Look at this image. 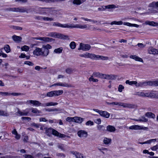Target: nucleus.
Instances as JSON below:
<instances>
[{
    "label": "nucleus",
    "instance_id": "f257e3e1",
    "mask_svg": "<svg viewBox=\"0 0 158 158\" xmlns=\"http://www.w3.org/2000/svg\"><path fill=\"white\" fill-rule=\"evenodd\" d=\"M52 46L49 44L43 45L42 48L36 47L35 49L33 51V54L37 56H46L49 54V49L51 48Z\"/></svg>",
    "mask_w": 158,
    "mask_h": 158
},
{
    "label": "nucleus",
    "instance_id": "f03ea898",
    "mask_svg": "<svg viewBox=\"0 0 158 158\" xmlns=\"http://www.w3.org/2000/svg\"><path fill=\"white\" fill-rule=\"evenodd\" d=\"M54 7H40L39 11L42 14L52 15L56 12V10H54Z\"/></svg>",
    "mask_w": 158,
    "mask_h": 158
},
{
    "label": "nucleus",
    "instance_id": "7ed1b4c3",
    "mask_svg": "<svg viewBox=\"0 0 158 158\" xmlns=\"http://www.w3.org/2000/svg\"><path fill=\"white\" fill-rule=\"evenodd\" d=\"M63 93V90H55L48 92L46 96L49 97L58 96L62 94Z\"/></svg>",
    "mask_w": 158,
    "mask_h": 158
},
{
    "label": "nucleus",
    "instance_id": "20e7f679",
    "mask_svg": "<svg viewBox=\"0 0 158 158\" xmlns=\"http://www.w3.org/2000/svg\"><path fill=\"white\" fill-rule=\"evenodd\" d=\"M27 104H31L36 106H41L45 107V105L44 103H42L38 101L29 100L27 101Z\"/></svg>",
    "mask_w": 158,
    "mask_h": 158
},
{
    "label": "nucleus",
    "instance_id": "39448f33",
    "mask_svg": "<svg viewBox=\"0 0 158 158\" xmlns=\"http://www.w3.org/2000/svg\"><path fill=\"white\" fill-rule=\"evenodd\" d=\"M91 48V46L89 44H85L81 43L80 44V47L78 48L79 50H82L83 51H86L89 50Z\"/></svg>",
    "mask_w": 158,
    "mask_h": 158
},
{
    "label": "nucleus",
    "instance_id": "423d86ee",
    "mask_svg": "<svg viewBox=\"0 0 158 158\" xmlns=\"http://www.w3.org/2000/svg\"><path fill=\"white\" fill-rule=\"evenodd\" d=\"M78 136L82 138L85 139L88 136L87 132L84 130H80L78 131L77 133Z\"/></svg>",
    "mask_w": 158,
    "mask_h": 158
},
{
    "label": "nucleus",
    "instance_id": "0eeeda50",
    "mask_svg": "<svg viewBox=\"0 0 158 158\" xmlns=\"http://www.w3.org/2000/svg\"><path fill=\"white\" fill-rule=\"evenodd\" d=\"M87 27L86 25H80V24H76L75 25L68 24V28H79L81 29H85Z\"/></svg>",
    "mask_w": 158,
    "mask_h": 158
},
{
    "label": "nucleus",
    "instance_id": "6e6552de",
    "mask_svg": "<svg viewBox=\"0 0 158 158\" xmlns=\"http://www.w3.org/2000/svg\"><path fill=\"white\" fill-rule=\"evenodd\" d=\"M34 39L36 40H42L45 42H51L53 40V39L49 37H35Z\"/></svg>",
    "mask_w": 158,
    "mask_h": 158
},
{
    "label": "nucleus",
    "instance_id": "1a4fd4ad",
    "mask_svg": "<svg viewBox=\"0 0 158 158\" xmlns=\"http://www.w3.org/2000/svg\"><path fill=\"white\" fill-rule=\"evenodd\" d=\"M52 134L53 135L59 137L60 138H63L66 137H69L68 135H66L64 134H62L58 132L57 131L52 128Z\"/></svg>",
    "mask_w": 158,
    "mask_h": 158
},
{
    "label": "nucleus",
    "instance_id": "9d476101",
    "mask_svg": "<svg viewBox=\"0 0 158 158\" xmlns=\"http://www.w3.org/2000/svg\"><path fill=\"white\" fill-rule=\"evenodd\" d=\"M129 128L131 130H146L148 129L147 127H143L137 125H132L129 127Z\"/></svg>",
    "mask_w": 158,
    "mask_h": 158
},
{
    "label": "nucleus",
    "instance_id": "9b49d317",
    "mask_svg": "<svg viewBox=\"0 0 158 158\" xmlns=\"http://www.w3.org/2000/svg\"><path fill=\"white\" fill-rule=\"evenodd\" d=\"M53 25L56 27L68 28V24H62L59 22H55L53 23Z\"/></svg>",
    "mask_w": 158,
    "mask_h": 158
},
{
    "label": "nucleus",
    "instance_id": "f8f14e48",
    "mask_svg": "<svg viewBox=\"0 0 158 158\" xmlns=\"http://www.w3.org/2000/svg\"><path fill=\"white\" fill-rule=\"evenodd\" d=\"M15 12H26L28 13L29 12V10L27 9L24 7H21V8L18 7L15 8Z\"/></svg>",
    "mask_w": 158,
    "mask_h": 158
},
{
    "label": "nucleus",
    "instance_id": "ddd939ff",
    "mask_svg": "<svg viewBox=\"0 0 158 158\" xmlns=\"http://www.w3.org/2000/svg\"><path fill=\"white\" fill-rule=\"evenodd\" d=\"M56 36L57 38L64 40L69 39V36L68 35L61 34H57L56 33V34L55 37Z\"/></svg>",
    "mask_w": 158,
    "mask_h": 158
},
{
    "label": "nucleus",
    "instance_id": "4468645a",
    "mask_svg": "<svg viewBox=\"0 0 158 158\" xmlns=\"http://www.w3.org/2000/svg\"><path fill=\"white\" fill-rule=\"evenodd\" d=\"M13 40L17 43H19L21 41L22 38L21 37L16 35H14L12 37Z\"/></svg>",
    "mask_w": 158,
    "mask_h": 158
},
{
    "label": "nucleus",
    "instance_id": "2eb2a0df",
    "mask_svg": "<svg viewBox=\"0 0 158 158\" xmlns=\"http://www.w3.org/2000/svg\"><path fill=\"white\" fill-rule=\"evenodd\" d=\"M123 106L124 107H127L130 108H134L136 107V106L134 104H128L127 103H123Z\"/></svg>",
    "mask_w": 158,
    "mask_h": 158
},
{
    "label": "nucleus",
    "instance_id": "dca6fc26",
    "mask_svg": "<svg viewBox=\"0 0 158 158\" xmlns=\"http://www.w3.org/2000/svg\"><path fill=\"white\" fill-rule=\"evenodd\" d=\"M130 57L131 58L134 59L136 61L143 62V59L142 58L139 57L138 56L136 55H131L130 56Z\"/></svg>",
    "mask_w": 158,
    "mask_h": 158
},
{
    "label": "nucleus",
    "instance_id": "f3484780",
    "mask_svg": "<svg viewBox=\"0 0 158 158\" xmlns=\"http://www.w3.org/2000/svg\"><path fill=\"white\" fill-rule=\"evenodd\" d=\"M107 130L110 132H114L116 130L115 127L111 125H108L106 127Z\"/></svg>",
    "mask_w": 158,
    "mask_h": 158
},
{
    "label": "nucleus",
    "instance_id": "a211bd4d",
    "mask_svg": "<svg viewBox=\"0 0 158 158\" xmlns=\"http://www.w3.org/2000/svg\"><path fill=\"white\" fill-rule=\"evenodd\" d=\"M100 114L102 116L106 118H108L110 116V114L106 111L101 110Z\"/></svg>",
    "mask_w": 158,
    "mask_h": 158
},
{
    "label": "nucleus",
    "instance_id": "6ab92c4d",
    "mask_svg": "<svg viewBox=\"0 0 158 158\" xmlns=\"http://www.w3.org/2000/svg\"><path fill=\"white\" fill-rule=\"evenodd\" d=\"M84 120V118L80 117H74V122L78 123H81Z\"/></svg>",
    "mask_w": 158,
    "mask_h": 158
},
{
    "label": "nucleus",
    "instance_id": "aec40b11",
    "mask_svg": "<svg viewBox=\"0 0 158 158\" xmlns=\"http://www.w3.org/2000/svg\"><path fill=\"white\" fill-rule=\"evenodd\" d=\"M71 153L75 155L76 158H80L82 154L76 151H72Z\"/></svg>",
    "mask_w": 158,
    "mask_h": 158
},
{
    "label": "nucleus",
    "instance_id": "412c9836",
    "mask_svg": "<svg viewBox=\"0 0 158 158\" xmlns=\"http://www.w3.org/2000/svg\"><path fill=\"white\" fill-rule=\"evenodd\" d=\"M145 116L149 118H154L155 115V114L151 112H147L145 114Z\"/></svg>",
    "mask_w": 158,
    "mask_h": 158
},
{
    "label": "nucleus",
    "instance_id": "4be33fe9",
    "mask_svg": "<svg viewBox=\"0 0 158 158\" xmlns=\"http://www.w3.org/2000/svg\"><path fill=\"white\" fill-rule=\"evenodd\" d=\"M55 84L57 86H61L65 87H71V85H69L66 83H56Z\"/></svg>",
    "mask_w": 158,
    "mask_h": 158
},
{
    "label": "nucleus",
    "instance_id": "5701e85b",
    "mask_svg": "<svg viewBox=\"0 0 158 158\" xmlns=\"http://www.w3.org/2000/svg\"><path fill=\"white\" fill-rule=\"evenodd\" d=\"M52 128H49L47 129L46 130L45 134L48 136H50L52 134Z\"/></svg>",
    "mask_w": 158,
    "mask_h": 158
},
{
    "label": "nucleus",
    "instance_id": "b1692460",
    "mask_svg": "<svg viewBox=\"0 0 158 158\" xmlns=\"http://www.w3.org/2000/svg\"><path fill=\"white\" fill-rule=\"evenodd\" d=\"M111 140L110 139L105 137L103 140L104 143L105 144H108L111 143Z\"/></svg>",
    "mask_w": 158,
    "mask_h": 158
},
{
    "label": "nucleus",
    "instance_id": "393cba45",
    "mask_svg": "<svg viewBox=\"0 0 158 158\" xmlns=\"http://www.w3.org/2000/svg\"><path fill=\"white\" fill-rule=\"evenodd\" d=\"M45 105V106H54L58 104V103L56 102H49L46 103L44 104Z\"/></svg>",
    "mask_w": 158,
    "mask_h": 158
},
{
    "label": "nucleus",
    "instance_id": "a878e982",
    "mask_svg": "<svg viewBox=\"0 0 158 158\" xmlns=\"http://www.w3.org/2000/svg\"><path fill=\"white\" fill-rule=\"evenodd\" d=\"M123 23V22L122 21H114L110 23L111 25H121Z\"/></svg>",
    "mask_w": 158,
    "mask_h": 158
},
{
    "label": "nucleus",
    "instance_id": "bb28decb",
    "mask_svg": "<svg viewBox=\"0 0 158 158\" xmlns=\"http://www.w3.org/2000/svg\"><path fill=\"white\" fill-rule=\"evenodd\" d=\"M126 83L127 84H128L130 85H136V84H137V82L135 81H130L129 80H127L126 81Z\"/></svg>",
    "mask_w": 158,
    "mask_h": 158
},
{
    "label": "nucleus",
    "instance_id": "cd10ccee",
    "mask_svg": "<svg viewBox=\"0 0 158 158\" xmlns=\"http://www.w3.org/2000/svg\"><path fill=\"white\" fill-rule=\"evenodd\" d=\"M63 48H62L60 47L54 50V52L57 54L61 53L62 52Z\"/></svg>",
    "mask_w": 158,
    "mask_h": 158
},
{
    "label": "nucleus",
    "instance_id": "c85d7f7f",
    "mask_svg": "<svg viewBox=\"0 0 158 158\" xmlns=\"http://www.w3.org/2000/svg\"><path fill=\"white\" fill-rule=\"evenodd\" d=\"M145 24H148L149 25L151 26H155L157 25V23L154 22L153 21L150 22V21H146L145 22Z\"/></svg>",
    "mask_w": 158,
    "mask_h": 158
},
{
    "label": "nucleus",
    "instance_id": "c756f323",
    "mask_svg": "<svg viewBox=\"0 0 158 158\" xmlns=\"http://www.w3.org/2000/svg\"><path fill=\"white\" fill-rule=\"evenodd\" d=\"M155 48L152 47L149 48L148 49V52L150 54H154L155 51Z\"/></svg>",
    "mask_w": 158,
    "mask_h": 158
},
{
    "label": "nucleus",
    "instance_id": "7c9ffc66",
    "mask_svg": "<svg viewBox=\"0 0 158 158\" xmlns=\"http://www.w3.org/2000/svg\"><path fill=\"white\" fill-rule=\"evenodd\" d=\"M30 110H31V112L35 114H39L41 112L38 110L36 108H31L30 109Z\"/></svg>",
    "mask_w": 158,
    "mask_h": 158
},
{
    "label": "nucleus",
    "instance_id": "2f4dec72",
    "mask_svg": "<svg viewBox=\"0 0 158 158\" xmlns=\"http://www.w3.org/2000/svg\"><path fill=\"white\" fill-rule=\"evenodd\" d=\"M156 2H153L150 3L148 5V7H154L156 9Z\"/></svg>",
    "mask_w": 158,
    "mask_h": 158
},
{
    "label": "nucleus",
    "instance_id": "473e14b6",
    "mask_svg": "<svg viewBox=\"0 0 158 158\" xmlns=\"http://www.w3.org/2000/svg\"><path fill=\"white\" fill-rule=\"evenodd\" d=\"M154 81H148V82H145L144 85L147 86V85L154 86Z\"/></svg>",
    "mask_w": 158,
    "mask_h": 158
},
{
    "label": "nucleus",
    "instance_id": "72a5a7b5",
    "mask_svg": "<svg viewBox=\"0 0 158 158\" xmlns=\"http://www.w3.org/2000/svg\"><path fill=\"white\" fill-rule=\"evenodd\" d=\"M115 78V76L114 75L107 74L106 79H114Z\"/></svg>",
    "mask_w": 158,
    "mask_h": 158
},
{
    "label": "nucleus",
    "instance_id": "f704fd0d",
    "mask_svg": "<svg viewBox=\"0 0 158 158\" xmlns=\"http://www.w3.org/2000/svg\"><path fill=\"white\" fill-rule=\"evenodd\" d=\"M0 115L8 116L9 115V114L5 111L0 110Z\"/></svg>",
    "mask_w": 158,
    "mask_h": 158
},
{
    "label": "nucleus",
    "instance_id": "c9c22d12",
    "mask_svg": "<svg viewBox=\"0 0 158 158\" xmlns=\"http://www.w3.org/2000/svg\"><path fill=\"white\" fill-rule=\"evenodd\" d=\"M17 110L18 111L17 113H18L20 116H27V114L24 113L23 111H20L18 108H17Z\"/></svg>",
    "mask_w": 158,
    "mask_h": 158
},
{
    "label": "nucleus",
    "instance_id": "e433bc0d",
    "mask_svg": "<svg viewBox=\"0 0 158 158\" xmlns=\"http://www.w3.org/2000/svg\"><path fill=\"white\" fill-rule=\"evenodd\" d=\"M21 49L22 51H28L29 49V48L28 46L24 45L21 48Z\"/></svg>",
    "mask_w": 158,
    "mask_h": 158
},
{
    "label": "nucleus",
    "instance_id": "4c0bfd02",
    "mask_svg": "<svg viewBox=\"0 0 158 158\" xmlns=\"http://www.w3.org/2000/svg\"><path fill=\"white\" fill-rule=\"evenodd\" d=\"M101 73L99 72H94V73L92 76L95 77H100Z\"/></svg>",
    "mask_w": 158,
    "mask_h": 158
},
{
    "label": "nucleus",
    "instance_id": "58836bf2",
    "mask_svg": "<svg viewBox=\"0 0 158 158\" xmlns=\"http://www.w3.org/2000/svg\"><path fill=\"white\" fill-rule=\"evenodd\" d=\"M70 46L71 49H75L76 46L75 43L73 41L70 44Z\"/></svg>",
    "mask_w": 158,
    "mask_h": 158
},
{
    "label": "nucleus",
    "instance_id": "ea45409f",
    "mask_svg": "<svg viewBox=\"0 0 158 158\" xmlns=\"http://www.w3.org/2000/svg\"><path fill=\"white\" fill-rule=\"evenodd\" d=\"M94 77L91 76L90 77H89V80L90 81H93V82H97L98 81V80L97 79H95L94 78Z\"/></svg>",
    "mask_w": 158,
    "mask_h": 158
},
{
    "label": "nucleus",
    "instance_id": "a19ab883",
    "mask_svg": "<svg viewBox=\"0 0 158 158\" xmlns=\"http://www.w3.org/2000/svg\"><path fill=\"white\" fill-rule=\"evenodd\" d=\"M73 3L74 4L79 5L81 4L82 2L80 0H73Z\"/></svg>",
    "mask_w": 158,
    "mask_h": 158
},
{
    "label": "nucleus",
    "instance_id": "79ce46f5",
    "mask_svg": "<svg viewBox=\"0 0 158 158\" xmlns=\"http://www.w3.org/2000/svg\"><path fill=\"white\" fill-rule=\"evenodd\" d=\"M42 19L44 21H54V19L52 18H49L48 17H44L42 18Z\"/></svg>",
    "mask_w": 158,
    "mask_h": 158
},
{
    "label": "nucleus",
    "instance_id": "37998d69",
    "mask_svg": "<svg viewBox=\"0 0 158 158\" xmlns=\"http://www.w3.org/2000/svg\"><path fill=\"white\" fill-rule=\"evenodd\" d=\"M73 70L70 68H67L65 69V72L66 73L70 74L73 73Z\"/></svg>",
    "mask_w": 158,
    "mask_h": 158
},
{
    "label": "nucleus",
    "instance_id": "c03bdc74",
    "mask_svg": "<svg viewBox=\"0 0 158 158\" xmlns=\"http://www.w3.org/2000/svg\"><path fill=\"white\" fill-rule=\"evenodd\" d=\"M4 49L7 53L9 52L10 51V47L8 45H6L4 47Z\"/></svg>",
    "mask_w": 158,
    "mask_h": 158
},
{
    "label": "nucleus",
    "instance_id": "a18cd8bd",
    "mask_svg": "<svg viewBox=\"0 0 158 158\" xmlns=\"http://www.w3.org/2000/svg\"><path fill=\"white\" fill-rule=\"evenodd\" d=\"M66 120L67 121H68L69 122H74V117H67L66 118Z\"/></svg>",
    "mask_w": 158,
    "mask_h": 158
},
{
    "label": "nucleus",
    "instance_id": "49530a36",
    "mask_svg": "<svg viewBox=\"0 0 158 158\" xmlns=\"http://www.w3.org/2000/svg\"><path fill=\"white\" fill-rule=\"evenodd\" d=\"M145 82H140L138 83H137V84H136V86L137 87H143L144 86Z\"/></svg>",
    "mask_w": 158,
    "mask_h": 158
},
{
    "label": "nucleus",
    "instance_id": "de8ad7c7",
    "mask_svg": "<svg viewBox=\"0 0 158 158\" xmlns=\"http://www.w3.org/2000/svg\"><path fill=\"white\" fill-rule=\"evenodd\" d=\"M140 122H146L148 121V119L145 118L144 116H142L141 119H139Z\"/></svg>",
    "mask_w": 158,
    "mask_h": 158
},
{
    "label": "nucleus",
    "instance_id": "09e8293b",
    "mask_svg": "<svg viewBox=\"0 0 158 158\" xmlns=\"http://www.w3.org/2000/svg\"><path fill=\"white\" fill-rule=\"evenodd\" d=\"M89 53L86 52L85 54H80L79 56L81 57L89 58Z\"/></svg>",
    "mask_w": 158,
    "mask_h": 158
},
{
    "label": "nucleus",
    "instance_id": "8fccbe9b",
    "mask_svg": "<svg viewBox=\"0 0 158 158\" xmlns=\"http://www.w3.org/2000/svg\"><path fill=\"white\" fill-rule=\"evenodd\" d=\"M157 94L154 93H150V97L152 98H157Z\"/></svg>",
    "mask_w": 158,
    "mask_h": 158
},
{
    "label": "nucleus",
    "instance_id": "3c124183",
    "mask_svg": "<svg viewBox=\"0 0 158 158\" xmlns=\"http://www.w3.org/2000/svg\"><path fill=\"white\" fill-rule=\"evenodd\" d=\"M106 8V9H111L115 8V6L114 5H110L107 6H105Z\"/></svg>",
    "mask_w": 158,
    "mask_h": 158
},
{
    "label": "nucleus",
    "instance_id": "603ef678",
    "mask_svg": "<svg viewBox=\"0 0 158 158\" xmlns=\"http://www.w3.org/2000/svg\"><path fill=\"white\" fill-rule=\"evenodd\" d=\"M23 94H22L20 93H10V95H13L15 96H17L21 95H23Z\"/></svg>",
    "mask_w": 158,
    "mask_h": 158
},
{
    "label": "nucleus",
    "instance_id": "864d4df0",
    "mask_svg": "<svg viewBox=\"0 0 158 158\" xmlns=\"http://www.w3.org/2000/svg\"><path fill=\"white\" fill-rule=\"evenodd\" d=\"M135 95L141 97H144V93L142 92H138L136 93Z\"/></svg>",
    "mask_w": 158,
    "mask_h": 158
},
{
    "label": "nucleus",
    "instance_id": "5fc2aeb1",
    "mask_svg": "<svg viewBox=\"0 0 158 158\" xmlns=\"http://www.w3.org/2000/svg\"><path fill=\"white\" fill-rule=\"evenodd\" d=\"M15 7L7 8L5 9L6 11L15 12Z\"/></svg>",
    "mask_w": 158,
    "mask_h": 158
},
{
    "label": "nucleus",
    "instance_id": "6e6d98bb",
    "mask_svg": "<svg viewBox=\"0 0 158 158\" xmlns=\"http://www.w3.org/2000/svg\"><path fill=\"white\" fill-rule=\"evenodd\" d=\"M97 128L98 130L100 131H104L105 127L104 126L102 125H98L97 126Z\"/></svg>",
    "mask_w": 158,
    "mask_h": 158
},
{
    "label": "nucleus",
    "instance_id": "4d7b16f0",
    "mask_svg": "<svg viewBox=\"0 0 158 158\" xmlns=\"http://www.w3.org/2000/svg\"><path fill=\"white\" fill-rule=\"evenodd\" d=\"M109 57L107 56H100V59L103 60H108Z\"/></svg>",
    "mask_w": 158,
    "mask_h": 158
},
{
    "label": "nucleus",
    "instance_id": "13d9d810",
    "mask_svg": "<svg viewBox=\"0 0 158 158\" xmlns=\"http://www.w3.org/2000/svg\"><path fill=\"white\" fill-rule=\"evenodd\" d=\"M95 54L93 53H89V58H90L94 60Z\"/></svg>",
    "mask_w": 158,
    "mask_h": 158
},
{
    "label": "nucleus",
    "instance_id": "bf43d9fd",
    "mask_svg": "<svg viewBox=\"0 0 158 158\" xmlns=\"http://www.w3.org/2000/svg\"><path fill=\"white\" fill-rule=\"evenodd\" d=\"M0 95L3 96H10V93L6 92H1Z\"/></svg>",
    "mask_w": 158,
    "mask_h": 158
},
{
    "label": "nucleus",
    "instance_id": "052dcab7",
    "mask_svg": "<svg viewBox=\"0 0 158 158\" xmlns=\"http://www.w3.org/2000/svg\"><path fill=\"white\" fill-rule=\"evenodd\" d=\"M24 64H27L31 66L34 65V64L33 63H32L31 62L29 61H25Z\"/></svg>",
    "mask_w": 158,
    "mask_h": 158
},
{
    "label": "nucleus",
    "instance_id": "680f3d73",
    "mask_svg": "<svg viewBox=\"0 0 158 158\" xmlns=\"http://www.w3.org/2000/svg\"><path fill=\"white\" fill-rule=\"evenodd\" d=\"M124 88V86L122 85H119L118 91L120 92H122V90Z\"/></svg>",
    "mask_w": 158,
    "mask_h": 158
},
{
    "label": "nucleus",
    "instance_id": "e2e57ef3",
    "mask_svg": "<svg viewBox=\"0 0 158 158\" xmlns=\"http://www.w3.org/2000/svg\"><path fill=\"white\" fill-rule=\"evenodd\" d=\"M30 110V109L27 108L25 110H23L24 113L27 114V116L28 115V114L29 113V111Z\"/></svg>",
    "mask_w": 158,
    "mask_h": 158
},
{
    "label": "nucleus",
    "instance_id": "0e129e2a",
    "mask_svg": "<svg viewBox=\"0 0 158 158\" xmlns=\"http://www.w3.org/2000/svg\"><path fill=\"white\" fill-rule=\"evenodd\" d=\"M85 124L86 125H94V123L90 120H89Z\"/></svg>",
    "mask_w": 158,
    "mask_h": 158
},
{
    "label": "nucleus",
    "instance_id": "69168bd1",
    "mask_svg": "<svg viewBox=\"0 0 158 158\" xmlns=\"http://www.w3.org/2000/svg\"><path fill=\"white\" fill-rule=\"evenodd\" d=\"M56 33L55 32H51L48 35V36H51L52 37H55Z\"/></svg>",
    "mask_w": 158,
    "mask_h": 158
},
{
    "label": "nucleus",
    "instance_id": "338daca9",
    "mask_svg": "<svg viewBox=\"0 0 158 158\" xmlns=\"http://www.w3.org/2000/svg\"><path fill=\"white\" fill-rule=\"evenodd\" d=\"M151 149L153 151H156L158 149V144L152 147L151 148Z\"/></svg>",
    "mask_w": 158,
    "mask_h": 158
},
{
    "label": "nucleus",
    "instance_id": "774afa93",
    "mask_svg": "<svg viewBox=\"0 0 158 158\" xmlns=\"http://www.w3.org/2000/svg\"><path fill=\"white\" fill-rule=\"evenodd\" d=\"M95 122L96 123L99 124L101 123V121L100 118H97L95 120Z\"/></svg>",
    "mask_w": 158,
    "mask_h": 158
}]
</instances>
